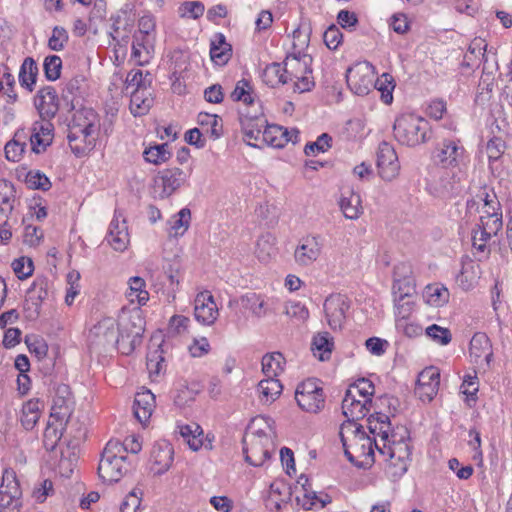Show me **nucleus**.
Listing matches in <instances>:
<instances>
[{
  "label": "nucleus",
  "mask_w": 512,
  "mask_h": 512,
  "mask_svg": "<svg viewBox=\"0 0 512 512\" xmlns=\"http://www.w3.org/2000/svg\"><path fill=\"white\" fill-rule=\"evenodd\" d=\"M26 148L25 142H20L16 138H13L6 143L4 147L5 157L8 161L18 162Z\"/></svg>",
  "instance_id": "69168bd1"
},
{
  "label": "nucleus",
  "mask_w": 512,
  "mask_h": 512,
  "mask_svg": "<svg viewBox=\"0 0 512 512\" xmlns=\"http://www.w3.org/2000/svg\"><path fill=\"white\" fill-rule=\"evenodd\" d=\"M410 267L401 264L394 269V306L395 315L401 319H407L413 310L414 302L411 300L414 287L411 284Z\"/></svg>",
  "instance_id": "423d86ee"
},
{
  "label": "nucleus",
  "mask_w": 512,
  "mask_h": 512,
  "mask_svg": "<svg viewBox=\"0 0 512 512\" xmlns=\"http://www.w3.org/2000/svg\"><path fill=\"white\" fill-rule=\"evenodd\" d=\"M191 219V211L188 208H182L177 214L169 220L170 229L174 231V235H183L188 229Z\"/></svg>",
  "instance_id": "6e6d98bb"
},
{
  "label": "nucleus",
  "mask_w": 512,
  "mask_h": 512,
  "mask_svg": "<svg viewBox=\"0 0 512 512\" xmlns=\"http://www.w3.org/2000/svg\"><path fill=\"white\" fill-rule=\"evenodd\" d=\"M373 86L381 92V100L385 104H391L393 101V90L395 88L393 77L384 73L378 77L375 81L373 80Z\"/></svg>",
  "instance_id": "603ef678"
},
{
  "label": "nucleus",
  "mask_w": 512,
  "mask_h": 512,
  "mask_svg": "<svg viewBox=\"0 0 512 512\" xmlns=\"http://www.w3.org/2000/svg\"><path fill=\"white\" fill-rule=\"evenodd\" d=\"M333 348V341L328 332L318 333L313 337L312 349L314 354L319 353L321 361L329 359Z\"/></svg>",
  "instance_id": "8fccbe9b"
},
{
  "label": "nucleus",
  "mask_w": 512,
  "mask_h": 512,
  "mask_svg": "<svg viewBox=\"0 0 512 512\" xmlns=\"http://www.w3.org/2000/svg\"><path fill=\"white\" fill-rule=\"evenodd\" d=\"M377 167L379 175L383 180L391 181L399 173L400 164L394 147L382 142L377 151Z\"/></svg>",
  "instance_id": "a211bd4d"
},
{
  "label": "nucleus",
  "mask_w": 512,
  "mask_h": 512,
  "mask_svg": "<svg viewBox=\"0 0 512 512\" xmlns=\"http://www.w3.org/2000/svg\"><path fill=\"white\" fill-rule=\"evenodd\" d=\"M241 305L249 310L255 317H264L267 313L266 302L263 297L254 292L246 293L241 297Z\"/></svg>",
  "instance_id": "de8ad7c7"
},
{
  "label": "nucleus",
  "mask_w": 512,
  "mask_h": 512,
  "mask_svg": "<svg viewBox=\"0 0 512 512\" xmlns=\"http://www.w3.org/2000/svg\"><path fill=\"white\" fill-rule=\"evenodd\" d=\"M153 104V98L147 90H132L130 111L134 116L145 115Z\"/></svg>",
  "instance_id": "ea45409f"
},
{
  "label": "nucleus",
  "mask_w": 512,
  "mask_h": 512,
  "mask_svg": "<svg viewBox=\"0 0 512 512\" xmlns=\"http://www.w3.org/2000/svg\"><path fill=\"white\" fill-rule=\"evenodd\" d=\"M469 356L471 361L486 371L493 362V347L490 338L484 332H476L470 340Z\"/></svg>",
  "instance_id": "4468645a"
},
{
  "label": "nucleus",
  "mask_w": 512,
  "mask_h": 512,
  "mask_svg": "<svg viewBox=\"0 0 512 512\" xmlns=\"http://www.w3.org/2000/svg\"><path fill=\"white\" fill-rule=\"evenodd\" d=\"M155 407V395L150 390L136 393L134 399V415L136 419L144 423L148 421Z\"/></svg>",
  "instance_id": "7c9ffc66"
},
{
  "label": "nucleus",
  "mask_w": 512,
  "mask_h": 512,
  "mask_svg": "<svg viewBox=\"0 0 512 512\" xmlns=\"http://www.w3.org/2000/svg\"><path fill=\"white\" fill-rule=\"evenodd\" d=\"M54 125L51 120L40 118L34 121L29 138L31 151L35 154L44 153L53 143Z\"/></svg>",
  "instance_id": "f3484780"
},
{
  "label": "nucleus",
  "mask_w": 512,
  "mask_h": 512,
  "mask_svg": "<svg viewBox=\"0 0 512 512\" xmlns=\"http://www.w3.org/2000/svg\"><path fill=\"white\" fill-rule=\"evenodd\" d=\"M73 399L70 387L66 384H57L53 388L51 417L62 424L68 422L72 414Z\"/></svg>",
  "instance_id": "dca6fc26"
},
{
  "label": "nucleus",
  "mask_w": 512,
  "mask_h": 512,
  "mask_svg": "<svg viewBox=\"0 0 512 512\" xmlns=\"http://www.w3.org/2000/svg\"><path fill=\"white\" fill-rule=\"evenodd\" d=\"M503 227L502 215L480 216V223L472 230V246L479 253V259L489 254L488 242Z\"/></svg>",
  "instance_id": "9d476101"
},
{
  "label": "nucleus",
  "mask_w": 512,
  "mask_h": 512,
  "mask_svg": "<svg viewBox=\"0 0 512 512\" xmlns=\"http://www.w3.org/2000/svg\"><path fill=\"white\" fill-rule=\"evenodd\" d=\"M174 450L172 445L163 440L156 442L151 450L150 461L155 474H164L173 463Z\"/></svg>",
  "instance_id": "393cba45"
},
{
  "label": "nucleus",
  "mask_w": 512,
  "mask_h": 512,
  "mask_svg": "<svg viewBox=\"0 0 512 512\" xmlns=\"http://www.w3.org/2000/svg\"><path fill=\"white\" fill-rule=\"evenodd\" d=\"M126 297L131 304L145 305L149 300V293L146 290V282L139 276L131 277L128 281Z\"/></svg>",
  "instance_id": "e433bc0d"
},
{
  "label": "nucleus",
  "mask_w": 512,
  "mask_h": 512,
  "mask_svg": "<svg viewBox=\"0 0 512 512\" xmlns=\"http://www.w3.org/2000/svg\"><path fill=\"white\" fill-rule=\"evenodd\" d=\"M147 370L150 377H159L165 372L166 364L163 356L162 345H158L155 349H150L147 353Z\"/></svg>",
  "instance_id": "a18cd8bd"
},
{
  "label": "nucleus",
  "mask_w": 512,
  "mask_h": 512,
  "mask_svg": "<svg viewBox=\"0 0 512 512\" xmlns=\"http://www.w3.org/2000/svg\"><path fill=\"white\" fill-rule=\"evenodd\" d=\"M194 317L203 325L213 324L218 316V308L213 296L208 292H202L195 298Z\"/></svg>",
  "instance_id": "b1692460"
},
{
  "label": "nucleus",
  "mask_w": 512,
  "mask_h": 512,
  "mask_svg": "<svg viewBox=\"0 0 512 512\" xmlns=\"http://www.w3.org/2000/svg\"><path fill=\"white\" fill-rule=\"evenodd\" d=\"M320 238L307 236L301 239L294 252L295 261L301 266H308L315 262L321 253Z\"/></svg>",
  "instance_id": "a878e982"
},
{
  "label": "nucleus",
  "mask_w": 512,
  "mask_h": 512,
  "mask_svg": "<svg viewBox=\"0 0 512 512\" xmlns=\"http://www.w3.org/2000/svg\"><path fill=\"white\" fill-rule=\"evenodd\" d=\"M423 296L429 305L442 307L449 301L450 293L444 285L434 283L425 287Z\"/></svg>",
  "instance_id": "a19ab883"
},
{
  "label": "nucleus",
  "mask_w": 512,
  "mask_h": 512,
  "mask_svg": "<svg viewBox=\"0 0 512 512\" xmlns=\"http://www.w3.org/2000/svg\"><path fill=\"white\" fill-rule=\"evenodd\" d=\"M25 184L33 190L47 191L51 188L49 178L39 170H32L26 174Z\"/></svg>",
  "instance_id": "4d7b16f0"
},
{
  "label": "nucleus",
  "mask_w": 512,
  "mask_h": 512,
  "mask_svg": "<svg viewBox=\"0 0 512 512\" xmlns=\"http://www.w3.org/2000/svg\"><path fill=\"white\" fill-rule=\"evenodd\" d=\"M18 198L14 184L6 179H0V214L8 218L14 208Z\"/></svg>",
  "instance_id": "473e14b6"
},
{
  "label": "nucleus",
  "mask_w": 512,
  "mask_h": 512,
  "mask_svg": "<svg viewBox=\"0 0 512 512\" xmlns=\"http://www.w3.org/2000/svg\"><path fill=\"white\" fill-rule=\"evenodd\" d=\"M262 80L267 86L276 88L287 84L289 77L286 75L284 66L281 63L273 62L268 64L263 70Z\"/></svg>",
  "instance_id": "4c0bfd02"
},
{
  "label": "nucleus",
  "mask_w": 512,
  "mask_h": 512,
  "mask_svg": "<svg viewBox=\"0 0 512 512\" xmlns=\"http://www.w3.org/2000/svg\"><path fill=\"white\" fill-rule=\"evenodd\" d=\"M37 75L38 66L36 61L32 57H26L20 67L18 75L20 85L29 92H32L36 84Z\"/></svg>",
  "instance_id": "58836bf2"
},
{
  "label": "nucleus",
  "mask_w": 512,
  "mask_h": 512,
  "mask_svg": "<svg viewBox=\"0 0 512 512\" xmlns=\"http://www.w3.org/2000/svg\"><path fill=\"white\" fill-rule=\"evenodd\" d=\"M347 390H353L355 397L360 396L365 400L372 401L371 397L374 395L375 387L371 380L360 378L351 384Z\"/></svg>",
  "instance_id": "680f3d73"
},
{
  "label": "nucleus",
  "mask_w": 512,
  "mask_h": 512,
  "mask_svg": "<svg viewBox=\"0 0 512 512\" xmlns=\"http://www.w3.org/2000/svg\"><path fill=\"white\" fill-rule=\"evenodd\" d=\"M167 148L168 145L166 143L149 147L143 152L144 159L156 165L166 162L171 156Z\"/></svg>",
  "instance_id": "5fc2aeb1"
},
{
  "label": "nucleus",
  "mask_w": 512,
  "mask_h": 512,
  "mask_svg": "<svg viewBox=\"0 0 512 512\" xmlns=\"http://www.w3.org/2000/svg\"><path fill=\"white\" fill-rule=\"evenodd\" d=\"M350 307L348 298L342 294H332L324 302V311L329 326L340 329L345 321L346 312Z\"/></svg>",
  "instance_id": "6ab92c4d"
},
{
  "label": "nucleus",
  "mask_w": 512,
  "mask_h": 512,
  "mask_svg": "<svg viewBox=\"0 0 512 512\" xmlns=\"http://www.w3.org/2000/svg\"><path fill=\"white\" fill-rule=\"evenodd\" d=\"M340 208L347 219L355 220L358 219L362 213L361 198L360 195L350 191L349 194L342 195L340 202Z\"/></svg>",
  "instance_id": "c03bdc74"
},
{
  "label": "nucleus",
  "mask_w": 512,
  "mask_h": 512,
  "mask_svg": "<svg viewBox=\"0 0 512 512\" xmlns=\"http://www.w3.org/2000/svg\"><path fill=\"white\" fill-rule=\"evenodd\" d=\"M44 74L47 80L55 81L60 78L62 69V60L57 55H49L44 59Z\"/></svg>",
  "instance_id": "bf43d9fd"
},
{
  "label": "nucleus",
  "mask_w": 512,
  "mask_h": 512,
  "mask_svg": "<svg viewBox=\"0 0 512 512\" xmlns=\"http://www.w3.org/2000/svg\"><path fill=\"white\" fill-rule=\"evenodd\" d=\"M285 133L286 129L282 126L266 123L261 138L271 147L283 148L291 140V138H285Z\"/></svg>",
  "instance_id": "79ce46f5"
},
{
  "label": "nucleus",
  "mask_w": 512,
  "mask_h": 512,
  "mask_svg": "<svg viewBox=\"0 0 512 512\" xmlns=\"http://www.w3.org/2000/svg\"><path fill=\"white\" fill-rule=\"evenodd\" d=\"M295 399L298 406L309 413H318L325 406V394L316 379L300 383L296 388Z\"/></svg>",
  "instance_id": "9b49d317"
},
{
  "label": "nucleus",
  "mask_w": 512,
  "mask_h": 512,
  "mask_svg": "<svg viewBox=\"0 0 512 512\" xmlns=\"http://www.w3.org/2000/svg\"><path fill=\"white\" fill-rule=\"evenodd\" d=\"M372 401L360 400L353 390H346L342 401V413L347 418L343 424L357 426L356 421L363 419L371 409Z\"/></svg>",
  "instance_id": "aec40b11"
},
{
  "label": "nucleus",
  "mask_w": 512,
  "mask_h": 512,
  "mask_svg": "<svg viewBox=\"0 0 512 512\" xmlns=\"http://www.w3.org/2000/svg\"><path fill=\"white\" fill-rule=\"evenodd\" d=\"M43 404L39 399L26 401L21 410L20 422L25 430H32L37 424Z\"/></svg>",
  "instance_id": "c9c22d12"
},
{
  "label": "nucleus",
  "mask_w": 512,
  "mask_h": 512,
  "mask_svg": "<svg viewBox=\"0 0 512 512\" xmlns=\"http://www.w3.org/2000/svg\"><path fill=\"white\" fill-rule=\"evenodd\" d=\"M152 84V75L149 72L143 74L140 69L131 70L125 80L126 89L147 90Z\"/></svg>",
  "instance_id": "3c124183"
},
{
  "label": "nucleus",
  "mask_w": 512,
  "mask_h": 512,
  "mask_svg": "<svg viewBox=\"0 0 512 512\" xmlns=\"http://www.w3.org/2000/svg\"><path fill=\"white\" fill-rule=\"evenodd\" d=\"M282 384L276 378L268 377L258 384V391L261 395V401L272 403L277 399L282 391Z\"/></svg>",
  "instance_id": "49530a36"
},
{
  "label": "nucleus",
  "mask_w": 512,
  "mask_h": 512,
  "mask_svg": "<svg viewBox=\"0 0 512 512\" xmlns=\"http://www.w3.org/2000/svg\"><path fill=\"white\" fill-rule=\"evenodd\" d=\"M22 491L15 477L6 471L0 486V512H19Z\"/></svg>",
  "instance_id": "ddd939ff"
},
{
  "label": "nucleus",
  "mask_w": 512,
  "mask_h": 512,
  "mask_svg": "<svg viewBox=\"0 0 512 512\" xmlns=\"http://www.w3.org/2000/svg\"><path fill=\"white\" fill-rule=\"evenodd\" d=\"M343 34L336 25L329 26L323 34V41L330 50H336L342 43Z\"/></svg>",
  "instance_id": "774afa93"
},
{
  "label": "nucleus",
  "mask_w": 512,
  "mask_h": 512,
  "mask_svg": "<svg viewBox=\"0 0 512 512\" xmlns=\"http://www.w3.org/2000/svg\"><path fill=\"white\" fill-rule=\"evenodd\" d=\"M425 333L431 340L441 346L448 345L452 340L451 331L448 328L441 327L437 324L428 326Z\"/></svg>",
  "instance_id": "052dcab7"
},
{
  "label": "nucleus",
  "mask_w": 512,
  "mask_h": 512,
  "mask_svg": "<svg viewBox=\"0 0 512 512\" xmlns=\"http://www.w3.org/2000/svg\"><path fill=\"white\" fill-rule=\"evenodd\" d=\"M144 330V320L138 312L122 317L118 342L114 349L123 355H130L141 344Z\"/></svg>",
  "instance_id": "6e6552de"
},
{
  "label": "nucleus",
  "mask_w": 512,
  "mask_h": 512,
  "mask_svg": "<svg viewBox=\"0 0 512 512\" xmlns=\"http://www.w3.org/2000/svg\"><path fill=\"white\" fill-rule=\"evenodd\" d=\"M232 56V47L222 33H216L211 40L210 57L217 65H225Z\"/></svg>",
  "instance_id": "72a5a7b5"
},
{
  "label": "nucleus",
  "mask_w": 512,
  "mask_h": 512,
  "mask_svg": "<svg viewBox=\"0 0 512 512\" xmlns=\"http://www.w3.org/2000/svg\"><path fill=\"white\" fill-rule=\"evenodd\" d=\"M256 254L260 261L267 262L276 254L275 237L267 233L257 241Z\"/></svg>",
  "instance_id": "864d4df0"
},
{
  "label": "nucleus",
  "mask_w": 512,
  "mask_h": 512,
  "mask_svg": "<svg viewBox=\"0 0 512 512\" xmlns=\"http://www.w3.org/2000/svg\"><path fill=\"white\" fill-rule=\"evenodd\" d=\"M188 174L173 167L160 171L155 178V192L161 199L171 196L186 181Z\"/></svg>",
  "instance_id": "2eb2a0df"
},
{
  "label": "nucleus",
  "mask_w": 512,
  "mask_h": 512,
  "mask_svg": "<svg viewBox=\"0 0 512 512\" xmlns=\"http://www.w3.org/2000/svg\"><path fill=\"white\" fill-rule=\"evenodd\" d=\"M332 147V137L328 133H322L316 141L305 145L304 153L307 156L324 153Z\"/></svg>",
  "instance_id": "13d9d810"
},
{
  "label": "nucleus",
  "mask_w": 512,
  "mask_h": 512,
  "mask_svg": "<svg viewBox=\"0 0 512 512\" xmlns=\"http://www.w3.org/2000/svg\"><path fill=\"white\" fill-rule=\"evenodd\" d=\"M123 449L119 440L107 442L98 464V475L103 482H118L127 473L128 463Z\"/></svg>",
  "instance_id": "39448f33"
},
{
  "label": "nucleus",
  "mask_w": 512,
  "mask_h": 512,
  "mask_svg": "<svg viewBox=\"0 0 512 512\" xmlns=\"http://www.w3.org/2000/svg\"><path fill=\"white\" fill-rule=\"evenodd\" d=\"M121 329V319L117 321L112 317H106L95 324L89 334L91 346L99 348L105 352L114 349L117 345L119 330Z\"/></svg>",
  "instance_id": "1a4fd4ad"
},
{
  "label": "nucleus",
  "mask_w": 512,
  "mask_h": 512,
  "mask_svg": "<svg viewBox=\"0 0 512 512\" xmlns=\"http://www.w3.org/2000/svg\"><path fill=\"white\" fill-rule=\"evenodd\" d=\"M393 133L400 144L415 147L430 139L431 128L426 119L413 113H407L396 118Z\"/></svg>",
  "instance_id": "20e7f679"
},
{
  "label": "nucleus",
  "mask_w": 512,
  "mask_h": 512,
  "mask_svg": "<svg viewBox=\"0 0 512 512\" xmlns=\"http://www.w3.org/2000/svg\"><path fill=\"white\" fill-rule=\"evenodd\" d=\"M298 484H301L304 494L303 497H296V502L304 510H312L317 507L324 508L327 504L331 503L332 499L328 494L318 495L315 491L311 490L309 479L302 474L298 479Z\"/></svg>",
  "instance_id": "bb28decb"
},
{
  "label": "nucleus",
  "mask_w": 512,
  "mask_h": 512,
  "mask_svg": "<svg viewBox=\"0 0 512 512\" xmlns=\"http://www.w3.org/2000/svg\"><path fill=\"white\" fill-rule=\"evenodd\" d=\"M48 296V282L46 279H36L27 290L24 310L29 318H36L40 314L43 300Z\"/></svg>",
  "instance_id": "4be33fe9"
},
{
  "label": "nucleus",
  "mask_w": 512,
  "mask_h": 512,
  "mask_svg": "<svg viewBox=\"0 0 512 512\" xmlns=\"http://www.w3.org/2000/svg\"><path fill=\"white\" fill-rule=\"evenodd\" d=\"M392 441L387 444L385 455H381L386 461L385 473L392 480L400 479L408 469L411 449L405 441V436L396 438V433L391 434Z\"/></svg>",
  "instance_id": "0eeeda50"
},
{
  "label": "nucleus",
  "mask_w": 512,
  "mask_h": 512,
  "mask_svg": "<svg viewBox=\"0 0 512 512\" xmlns=\"http://www.w3.org/2000/svg\"><path fill=\"white\" fill-rule=\"evenodd\" d=\"M339 435L344 455L350 463L366 467L374 462V449L378 451L379 441L371 438L362 425L342 424Z\"/></svg>",
  "instance_id": "f03ea898"
},
{
  "label": "nucleus",
  "mask_w": 512,
  "mask_h": 512,
  "mask_svg": "<svg viewBox=\"0 0 512 512\" xmlns=\"http://www.w3.org/2000/svg\"><path fill=\"white\" fill-rule=\"evenodd\" d=\"M97 114L91 108L76 110L68 124L67 140L76 157L87 155L95 147Z\"/></svg>",
  "instance_id": "7ed1b4c3"
},
{
  "label": "nucleus",
  "mask_w": 512,
  "mask_h": 512,
  "mask_svg": "<svg viewBox=\"0 0 512 512\" xmlns=\"http://www.w3.org/2000/svg\"><path fill=\"white\" fill-rule=\"evenodd\" d=\"M367 422L369 432L373 435V438L379 441V455H385L387 444L392 441L391 434H389L391 426L389 417L386 414L377 412L371 414Z\"/></svg>",
  "instance_id": "412c9836"
},
{
  "label": "nucleus",
  "mask_w": 512,
  "mask_h": 512,
  "mask_svg": "<svg viewBox=\"0 0 512 512\" xmlns=\"http://www.w3.org/2000/svg\"><path fill=\"white\" fill-rule=\"evenodd\" d=\"M35 107L40 118L52 120L59 110V99L54 87L41 88L35 97Z\"/></svg>",
  "instance_id": "5701e85b"
},
{
  "label": "nucleus",
  "mask_w": 512,
  "mask_h": 512,
  "mask_svg": "<svg viewBox=\"0 0 512 512\" xmlns=\"http://www.w3.org/2000/svg\"><path fill=\"white\" fill-rule=\"evenodd\" d=\"M346 78L350 89L359 96L367 95L373 86L374 79L369 73L360 74L359 71L348 69Z\"/></svg>",
  "instance_id": "f704fd0d"
},
{
  "label": "nucleus",
  "mask_w": 512,
  "mask_h": 512,
  "mask_svg": "<svg viewBox=\"0 0 512 512\" xmlns=\"http://www.w3.org/2000/svg\"><path fill=\"white\" fill-rule=\"evenodd\" d=\"M285 364L282 353H267L262 358V371L267 377L275 378L284 371Z\"/></svg>",
  "instance_id": "37998d69"
},
{
  "label": "nucleus",
  "mask_w": 512,
  "mask_h": 512,
  "mask_svg": "<svg viewBox=\"0 0 512 512\" xmlns=\"http://www.w3.org/2000/svg\"><path fill=\"white\" fill-rule=\"evenodd\" d=\"M269 437L264 432L252 433L243 440V454L250 465L262 466L270 459L271 452L268 447Z\"/></svg>",
  "instance_id": "f8f14e48"
},
{
  "label": "nucleus",
  "mask_w": 512,
  "mask_h": 512,
  "mask_svg": "<svg viewBox=\"0 0 512 512\" xmlns=\"http://www.w3.org/2000/svg\"><path fill=\"white\" fill-rule=\"evenodd\" d=\"M284 313L298 321H305L309 317V311L306 306L296 301L287 302L284 307Z\"/></svg>",
  "instance_id": "338daca9"
},
{
  "label": "nucleus",
  "mask_w": 512,
  "mask_h": 512,
  "mask_svg": "<svg viewBox=\"0 0 512 512\" xmlns=\"http://www.w3.org/2000/svg\"><path fill=\"white\" fill-rule=\"evenodd\" d=\"M311 62V56L300 51L287 54L283 64L289 81L302 77L303 74H312Z\"/></svg>",
  "instance_id": "c85d7f7f"
},
{
  "label": "nucleus",
  "mask_w": 512,
  "mask_h": 512,
  "mask_svg": "<svg viewBox=\"0 0 512 512\" xmlns=\"http://www.w3.org/2000/svg\"><path fill=\"white\" fill-rule=\"evenodd\" d=\"M267 120L263 115L240 114V124L244 136L250 140H259Z\"/></svg>",
  "instance_id": "2f4dec72"
},
{
  "label": "nucleus",
  "mask_w": 512,
  "mask_h": 512,
  "mask_svg": "<svg viewBox=\"0 0 512 512\" xmlns=\"http://www.w3.org/2000/svg\"><path fill=\"white\" fill-rule=\"evenodd\" d=\"M431 160L444 171L439 182L432 184L435 193L439 197H450L461 191L460 182L464 177L469 162V154L459 139L444 138L438 141L432 152Z\"/></svg>",
  "instance_id": "f257e3e1"
},
{
  "label": "nucleus",
  "mask_w": 512,
  "mask_h": 512,
  "mask_svg": "<svg viewBox=\"0 0 512 512\" xmlns=\"http://www.w3.org/2000/svg\"><path fill=\"white\" fill-rule=\"evenodd\" d=\"M198 123L201 126H207L206 132L214 140L220 138L223 134L222 119L215 114L200 113Z\"/></svg>",
  "instance_id": "09e8293b"
},
{
  "label": "nucleus",
  "mask_w": 512,
  "mask_h": 512,
  "mask_svg": "<svg viewBox=\"0 0 512 512\" xmlns=\"http://www.w3.org/2000/svg\"><path fill=\"white\" fill-rule=\"evenodd\" d=\"M69 39L68 32L61 26H55L52 35L48 40V47L53 51H61L64 49Z\"/></svg>",
  "instance_id": "0e129e2a"
},
{
  "label": "nucleus",
  "mask_w": 512,
  "mask_h": 512,
  "mask_svg": "<svg viewBox=\"0 0 512 512\" xmlns=\"http://www.w3.org/2000/svg\"><path fill=\"white\" fill-rule=\"evenodd\" d=\"M251 87L246 79H241L236 83L234 90L231 93V99L233 101H242L246 105H251L254 99L250 93Z\"/></svg>",
  "instance_id": "e2e57ef3"
},
{
  "label": "nucleus",
  "mask_w": 512,
  "mask_h": 512,
  "mask_svg": "<svg viewBox=\"0 0 512 512\" xmlns=\"http://www.w3.org/2000/svg\"><path fill=\"white\" fill-rule=\"evenodd\" d=\"M177 429L191 450L198 451L203 446L211 449L212 446L210 442L205 444L203 429L197 423L178 424Z\"/></svg>",
  "instance_id": "c756f323"
},
{
  "label": "nucleus",
  "mask_w": 512,
  "mask_h": 512,
  "mask_svg": "<svg viewBox=\"0 0 512 512\" xmlns=\"http://www.w3.org/2000/svg\"><path fill=\"white\" fill-rule=\"evenodd\" d=\"M120 214L115 211L110 222L106 240L115 251H124L129 242V234L125 219L120 220Z\"/></svg>",
  "instance_id": "cd10ccee"
}]
</instances>
